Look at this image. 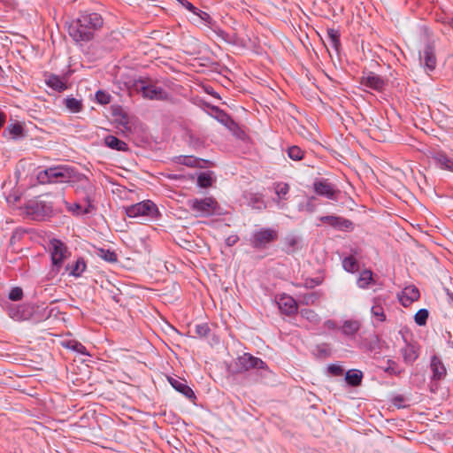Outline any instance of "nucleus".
I'll use <instances>...</instances> for the list:
<instances>
[{"label": "nucleus", "instance_id": "26", "mask_svg": "<svg viewBox=\"0 0 453 453\" xmlns=\"http://www.w3.org/2000/svg\"><path fill=\"white\" fill-rule=\"evenodd\" d=\"M326 35L329 40L330 46L337 51L341 45L340 34L338 30L334 28H328L326 31Z\"/></svg>", "mask_w": 453, "mask_h": 453}, {"label": "nucleus", "instance_id": "50", "mask_svg": "<svg viewBox=\"0 0 453 453\" xmlns=\"http://www.w3.org/2000/svg\"><path fill=\"white\" fill-rule=\"evenodd\" d=\"M6 116L4 112L0 111V128L4 126L5 122Z\"/></svg>", "mask_w": 453, "mask_h": 453}, {"label": "nucleus", "instance_id": "32", "mask_svg": "<svg viewBox=\"0 0 453 453\" xmlns=\"http://www.w3.org/2000/svg\"><path fill=\"white\" fill-rule=\"evenodd\" d=\"M319 298V296L318 293L310 292V293H306V294H303V296H301L299 302L301 304L313 305L317 303Z\"/></svg>", "mask_w": 453, "mask_h": 453}, {"label": "nucleus", "instance_id": "44", "mask_svg": "<svg viewBox=\"0 0 453 453\" xmlns=\"http://www.w3.org/2000/svg\"><path fill=\"white\" fill-rule=\"evenodd\" d=\"M67 208L69 211H73L76 214H81L82 212H87V211H82L81 206L79 203H73V204H67Z\"/></svg>", "mask_w": 453, "mask_h": 453}, {"label": "nucleus", "instance_id": "13", "mask_svg": "<svg viewBox=\"0 0 453 453\" xmlns=\"http://www.w3.org/2000/svg\"><path fill=\"white\" fill-rule=\"evenodd\" d=\"M419 290L414 285L405 287L398 295L399 302L404 306L408 307L413 302L418 300Z\"/></svg>", "mask_w": 453, "mask_h": 453}, {"label": "nucleus", "instance_id": "30", "mask_svg": "<svg viewBox=\"0 0 453 453\" xmlns=\"http://www.w3.org/2000/svg\"><path fill=\"white\" fill-rule=\"evenodd\" d=\"M300 315L313 325H317L320 321L319 316L313 310L303 309L300 311Z\"/></svg>", "mask_w": 453, "mask_h": 453}, {"label": "nucleus", "instance_id": "47", "mask_svg": "<svg viewBox=\"0 0 453 453\" xmlns=\"http://www.w3.org/2000/svg\"><path fill=\"white\" fill-rule=\"evenodd\" d=\"M183 5H184V7H185L187 10H188V11H190V12H194L195 14H197V11H198V10H197V9H196V8L192 4H191V3L188 2V1H185V2L183 3Z\"/></svg>", "mask_w": 453, "mask_h": 453}, {"label": "nucleus", "instance_id": "25", "mask_svg": "<svg viewBox=\"0 0 453 453\" xmlns=\"http://www.w3.org/2000/svg\"><path fill=\"white\" fill-rule=\"evenodd\" d=\"M46 83L49 87L57 91H63L66 88L65 83L58 76L56 75H50L47 79Z\"/></svg>", "mask_w": 453, "mask_h": 453}, {"label": "nucleus", "instance_id": "35", "mask_svg": "<svg viewBox=\"0 0 453 453\" xmlns=\"http://www.w3.org/2000/svg\"><path fill=\"white\" fill-rule=\"evenodd\" d=\"M6 131L9 133V134L12 137V138H15L19 135H20L23 132V127L21 124L16 122V123H12V124H10L8 127H7V129Z\"/></svg>", "mask_w": 453, "mask_h": 453}, {"label": "nucleus", "instance_id": "23", "mask_svg": "<svg viewBox=\"0 0 453 453\" xmlns=\"http://www.w3.org/2000/svg\"><path fill=\"white\" fill-rule=\"evenodd\" d=\"M382 299L378 296L373 299V305L371 308V312L379 321L382 322L386 320V315L384 313L383 307L381 305Z\"/></svg>", "mask_w": 453, "mask_h": 453}, {"label": "nucleus", "instance_id": "45", "mask_svg": "<svg viewBox=\"0 0 453 453\" xmlns=\"http://www.w3.org/2000/svg\"><path fill=\"white\" fill-rule=\"evenodd\" d=\"M77 341L75 340H71V339H68V340H64L61 342V345L65 348V349H72L73 350L74 349V345L76 343Z\"/></svg>", "mask_w": 453, "mask_h": 453}, {"label": "nucleus", "instance_id": "1", "mask_svg": "<svg viewBox=\"0 0 453 453\" xmlns=\"http://www.w3.org/2000/svg\"><path fill=\"white\" fill-rule=\"evenodd\" d=\"M103 25V19L96 12H84L68 27L69 35L76 42L89 41L94 36V32Z\"/></svg>", "mask_w": 453, "mask_h": 453}, {"label": "nucleus", "instance_id": "16", "mask_svg": "<svg viewBox=\"0 0 453 453\" xmlns=\"http://www.w3.org/2000/svg\"><path fill=\"white\" fill-rule=\"evenodd\" d=\"M431 157L441 170H447L453 173V159L449 157L443 151H434Z\"/></svg>", "mask_w": 453, "mask_h": 453}, {"label": "nucleus", "instance_id": "8", "mask_svg": "<svg viewBox=\"0 0 453 453\" xmlns=\"http://www.w3.org/2000/svg\"><path fill=\"white\" fill-rule=\"evenodd\" d=\"M25 208L27 214L36 220L43 219L52 212V206L39 199L29 200Z\"/></svg>", "mask_w": 453, "mask_h": 453}, {"label": "nucleus", "instance_id": "41", "mask_svg": "<svg viewBox=\"0 0 453 453\" xmlns=\"http://www.w3.org/2000/svg\"><path fill=\"white\" fill-rule=\"evenodd\" d=\"M386 372L394 373V374H400L402 370L399 369V367L394 361L388 360V366L386 367Z\"/></svg>", "mask_w": 453, "mask_h": 453}, {"label": "nucleus", "instance_id": "18", "mask_svg": "<svg viewBox=\"0 0 453 453\" xmlns=\"http://www.w3.org/2000/svg\"><path fill=\"white\" fill-rule=\"evenodd\" d=\"M430 367L433 372L434 379L441 380L446 375V368L444 365L441 363L440 358L435 356L432 357Z\"/></svg>", "mask_w": 453, "mask_h": 453}, {"label": "nucleus", "instance_id": "51", "mask_svg": "<svg viewBox=\"0 0 453 453\" xmlns=\"http://www.w3.org/2000/svg\"><path fill=\"white\" fill-rule=\"evenodd\" d=\"M296 242V241L295 240V238H290V239L288 240V243L291 247L295 246Z\"/></svg>", "mask_w": 453, "mask_h": 453}, {"label": "nucleus", "instance_id": "27", "mask_svg": "<svg viewBox=\"0 0 453 453\" xmlns=\"http://www.w3.org/2000/svg\"><path fill=\"white\" fill-rule=\"evenodd\" d=\"M65 107L73 113L81 111L83 105L81 100L74 97H67L65 101Z\"/></svg>", "mask_w": 453, "mask_h": 453}, {"label": "nucleus", "instance_id": "28", "mask_svg": "<svg viewBox=\"0 0 453 453\" xmlns=\"http://www.w3.org/2000/svg\"><path fill=\"white\" fill-rule=\"evenodd\" d=\"M289 185L287 183L280 182L274 185V191L279 200H287V195L289 192Z\"/></svg>", "mask_w": 453, "mask_h": 453}, {"label": "nucleus", "instance_id": "38", "mask_svg": "<svg viewBox=\"0 0 453 453\" xmlns=\"http://www.w3.org/2000/svg\"><path fill=\"white\" fill-rule=\"evenodd\" d=\"M96 99L101 104H107L111 101V96L102 90L96 93Z\"/></svg>", "mask_w": 453, "mask_h": 453}, {"label": "nucleus", "instance_id": "46", "mask_svg": "<svg viewBox=\"0 0 453 453\" xmlns=\"http://www.w3.org/2000/svg\"><path fill=\"white\" fill-rule=\"evenodd\" d=\"M74 351L78 352V353H81V354H83V355H89L88 352H87V349L85 348V346H83L81 342H76L75 345H74V349H73Z\"/></svg>", "mask_w": 453, "mask_h": 453}, {"label": "nucleus", "instance_id": "31", "mask_svg": "<svg viewBox=\"0 0 453 453\" xmlns=\"http://www.w3.org/2000/svg\"><path fill=\"white\" fill-rule=\"evenodd\" d=\"M342 266L344 270L349 273H354L358 270L357 261L353 256L345 257L342 260Z\"/></svg>", "mask_w": 453, "mask_h": 453}, {"label": "nucleus", "instance_id": "43", "mask_svg": "<svg viewBox=\"0 0 453 453\" xmlns=\"http://www.w3.org/2000/svg\"><path fill=\"white\" fill-rule=\"evenodd\" d=\"M218 119L221 123H223L225 126H227V127L229 126V124L234 123V121L230 119V117L224 112H219Z\"/></svg>", "mask_w": 453, "mask_h": 453}, {"label": "nucleus", "instance_id": "11", "mask_svg": "<svg viewBox=\"0 0 453 453\" xmlns=\"http://www.w3.org/2000/svg\"><path fill=\"white\" fill-rule=\"evenodd\" d=\"M419 60L427 71H434L437 65L434 46L426 45L424 50L419 52Z\"/></svg>", "mask_w": 453, "mask_h": 453}, {"label": "nucleus", "instance_id": "6", "mask_svg": "<svg viewBox=\"0 0 453 453\" xmlns=\"http://www.w3.org/2000/svg\"><path fill=\"white\" fill-rule=\"evenodd\" d=\"M125 213L129 218H156L158 214V210L156 204L150 200H145L130 206L124 208Z\"/></svg>", "mask_w": 453, "mask_h": 453}, {"label": "nucleus", "instance_id": "39", "mask_svg": "<svg viewBox=\"0 0 453 453\" xmlns=\"http://www.w3.org/2000/svg\"><path fill=\"white\" fill-rule=\"evenodd\" d=\"M23 296V291L20 288H13L9 293V298L12 301H19Z\"/></svg>", "mask_w": 453, "mask_h": 453}, {"label": "nucleus", "instance_id": "5", "mask_svg": "<svg viewBox=\"0 0 453 453\" xmlns=\"http://www.w3.org/2000/svg\"><path fill=\"white\" fill-rule=\"evenodd\" d=\"M279 238V233L276 229L270 227H262L255 230L250 238V244L257 250L267 248L269 244L274 242Z\"/></svg>", "mask_w": 453, "mask_h": 453}, {"label": "nucleus", "instance_id": "3", "mask_svg": "<svg viewBox=\"0 0 453 453\" xmlns=\"http://www.w3.org/2000/svg\"><path fill=\"white\" fill-rule=\"evenodd\" d=\"M50 252L52 261V269L50 273V277H55L63 265L64 261L69 257L67 247L59 240L53 239L50 242Z\"/></svg>", "mask_w": 453, "mask_h": 453}, {"label": "nucleus", "instance_id": "14", "mask_svg": "<svg viewBox=\"0 0 453 453\" xmlns=\"http://www.w3.org/2000/svg\"><path fill=\"white\" fill-rule=\"evenodd\" d=\"M280 310L287 314L292 315L297 311L298 304L296 301L290 296H282L278 301Z\"/></svg>", "mask_w": 453, "mask_h": 453}, {"label": "nucleus", "instance_id": "24", "mask_svg": "<svg viewBox=\"0 0 453 453\" xmlns=\"http://www.w3.org/2000/svg\"><path fill=\"white\" fill-rule=\"evenodd\" d=\"M363 373L359 370L352 369L346 372L345 380L347 383L352 387H357L361 384Z\"/></svg>", "mask_w": 453, "mask_h": 453}, {"label": "nucleus", "instance_id": "34", "mask_svg": "<svg viewBox=\"0 0 453 453\" xmlns=\"http://www.w3.org/2000/svg\"><path fill=\"white\" fill-rule=\"evenodd\" d=\"M288 155L291 159L298 161L303 157L304 152L298 146H291L288 150Z\"/></svg>", "mask_w": 453, "mask_h": 453}, {"label": "nucleus", "instance_id": "4", "mask_svg": "<svg viewBox=\"0 0 453 453\" xmlns=\"http://www.w3.org/2000/svg\"><path fill=\"white\" fill-rule=\"evenodd\" d=\"M187 205L195 213L196 217L211 216L219 208L218 202L211 196L189 199Z\"/></svg>", "mask_w": 453, "mask_h": 453}, {"label": "nucleus", "instance_id": "40", "mask_svg": "<svg viewBox=\"0 0 453 453\" xmlns=\"http://www.w3.org/2000/svg\"><path fill=\"white\" fill-rule=\"evenodd\" d=\"M210 329L207 324H199L195 327L196 334L200 337H204L208 334Z\"/></svg>", "mask_w": 453, "mask_h": 453}, {"label": "nucleus", "instance_id": "36", "mask_svg": "<svg viewBox=\"0 0 453 453\" xmlns=\"http://www.w3.org/2000/svg\"><path fill=\"white\" fill-rule=\"evenodd\" d=\"M197 184L201 188L211 186V177L207 173H201L197 178Z\"/></svg>", "mask_w": 453, "mask_h": 453}, {"label": "nucleus", "instance_id": "49", "mask_svg": "<svg viewBox=\"0 0 453 453\" xmlns=\"http://www.w3.org/2000/svg\"><path fill=\"white\" fill-rule=\"evenodd\" d=\"M237 240H238V237L236 235H234V236L228 237L226 242H227L228 245H233L237 242Z\"/></svg>", "mask_w": 453, "mask_h": 453}, {"label": "nucleus", "instance_id": "15", "mask_svg": "<svg viewBox=\"0 0 453 453\" xmlns=\"http://www.w3.org/2000/svg\"><path fill=\"white\" fill-rule=\"evenodd\" d=\"M362 84L377 91H381L386 86L385 81L379 75L370 73L362 78Z\"/></svg>", "mask_w": 453, "mask_h": 453}, {"label": "nucleus", "instance_id": "9", "mask_svg": "<svg viewBox=\"0 0 453 453\" xmlns=\"http://www.w3.org/2000/svg\"><path fill=\"white\" fill-rule=\"evenodd\" d=\"M236 369L239 372H247L250 369H266V364L260 358L253 357L250 353H244L235 361Z\"/></svg>", "mask_w": 453, "mask_h": 453}, {"label": "nucleus", "instance_id": "10", "mask_svg": "<svg viewBox=\"0 0 453 453\" xmlns=\"http://www.w3.org/2000/svg\"><path fill=\"white\" fill-rule=\"evenodd\" d=\"M314 191L327 199L336 200L340 191L327 179L317 180L313 183Z\"/></svg>", "mask_w": 453, "mask_h": 453}, {"label": "nucleus", "instance_id": "2", "mask_svg": "<svg viewBox=\"0 0 453 453\" xmlns=\"http://www.w3.org/2000/svg\"><path fill=\"white\" fill-rule=\"evenodd\" d=\"M37 178L42 183H67L80 180V175L68 165H57L39 172Z\"/></svg>", "mask_w": 453, "mask_h": 453}, {"label": "nucleus", "instance_id": "21", "mask_svg": "<svg viewBox=\"0 0 453 453\" xmlns=\"http://www.w3.org/2000/svg\"><path fill=\"white\" fill-rule=\"evenodd\" d=\"M403 360L406 364L411 365L418 357V350L414 345L407 344L401 350Z\"/></svg>", "mask_w": 453, "mask_h": 453}, {"label": "nucleus", "instance_id": "48", "mask_svg": "<svg viewBox=\"0 0 453 453\" xmlns=\"http://www.w3.org/2000/svg\"><path fill=\"white\" fill-rule=\"evenodd\" d=\"M325 326L327 327L328 329H335L336 324L334 320L329 319L325 322Z\"/></svg>", "mask_w": 453, "mask_h": 453}, {"label": "nucleus", "instance_id": "19", "mask_svg": "<svg viewBox=\"0 0 453 453\" xmlns=\"http://www.w3.org/2000/svg\"><path fill=\"white\" fill-rule=\"evenodd\" d=\"M360 326H361V324L358 320L348 319L343 322V325L341 327V329L344 335L353 336L360 329Z\"/></svg>", "mask_w": 453, "mask_h": 453}, {"label": "nucleus", "instance_id": "53", "mask_svg": "<svg viewBox=\"0 0 453 453\" xmlns=\"http://www.w3.org/2000/svg\"><path fill=\"white\" fill-rule=\"evenodd\" d=\"M12 318H14V319H20V318H19V317H16V316H14V315H12Z\"/></svg>", "mask_w": 453, "mask_h": 453}, {"label": "nucleus", "instance_id": "17", "mask_svg": "<svg viewBox=\"0 0 453 453\" xmlns=\"http://www.w3.org/2000/svg\"><path fill=\"white\" fill-rule=\"evenodd\" d=\"M169 382L175 390L184 395L187 398H195L193 390L187 385L186 381L171 378Z\"/></svg>", "mask_w": 453, "mask_h": 453}, {"label": "nucleus", "instance_id": "7", "mask_svg": "<svg viewBox=\"0 0 453 453\" xmlns=\"http://www.w3.org/2000/svg\"><path fill=\"white\" fill-rule=\"evenodd\" d=\"M136 89L142 93L144 98L150 100H166L168 98L167 92L151 81H139L136 83Z\"/></svg>", "mask_w": 453, "mask_h": 453}, {"label": "nucleus", "instance_id": "42", "mask_svg": "<svg viewBox=\"0 0 453 453\" xmlns=\"http://www.w3.org/2000/svg\"><path fill=\"white\" fill-rule=\"evenodd\" d=\"M328 372L334 376H340L343 373V369L340 365H331L328 366Z\"/></svg>", "mask_w": 453, "mask_h": 453}, {"label": "nucleus", "instance_id": "52", "mask_svg": "<svg viewBox=\"0 0 453 453\" xmlns=\"http://www.w3.org/2000/svg\"><path fill=\"white\" fill-rule=\"evenodd\" d=\"M187 160L188 161L185 162L186 165H192V163L194 161L192 158H188Z\"/></svg>", "mask_w": 453, "mask_h": 453}, {"label": "nucleus", "instance_id": "12", "mask_svg": "<svg viewBox=\"0 0 453 453\" xmlns=\"http://www.w3.org/2000/svg\"><path fill=\"white\" fill-rule=\"evenodd\" d=\"M319 220L323 223H326L337 230H351L353 229V223L344 218L339 216H322Z\"/></svg>", "mask_w": 453, "mask_h": 453}, {"label": "nucleus", "instance_id": "20", "mask_svg": "<svg viewBox=\"0 0 453 453\" xmlns=\"http://www.w3.org/2000/svg\"><path fill=\"white\" fill-rule=\"evenodd\" d=\"M104 143L107 147L119 151L127 150V144L113 135H107L104 138Z\"/></svg>", "mask_w": 453, "mask_h": 453}, {"label": "nucleus", "instance_id": "37", "mask_svg": "<svg viewBox=\"0 0 453 453\" xmlns=\"http://www.w3.org/2000/svg\"><path fill=\"white\" fill-rule=\"evenodd\" d=\"M100 257L107 262H116L117 255L109 250H100Z\"/></svg>", "mask_w": 453, "mask_h": 453}, {"label": "nucleus", "instance_id": "33", "mask_svg": "<svg viewBox=\"0 0 453 453\" xmlns=\"http://www.w3.org/2000/svg\"><path fill=\"white\" fill-rule=\"evenodd\" d=\"M429 312L426 309H420L416 312L414 316V321L418 326H425L426 324Z\"/></svg>", "mask_w": 453, "mask_h": 453}, {"label": "nucleus", "instance_id": "22", "mask_svg": "<svg viewBox=\"0 0 453 453\" xmlns=\"http://www.w3.org/2000/svg\"><path fill=\"white\" fill-rule=\"evenodd\" d=\"M86 269V263L83 258H78L73 264L68 265L66 271L69 275L80 277Z\"/></svg>", "mask_w": 453, "mask_h": 453}, {"label": "nucleus", "instance_id": "29", "mask_svg": "<svg viewBox=\"0 0 453 453\" xmlns=\"http://www.w3.org/2000/svg\"><path fill=\"white\" fill-rule=\"evenodd\" d=\"M372 280V273L370 270H364L360 273L357 280V285L362 288H367Z\"/></svg>", "mask_w": 453, "mask_h": 453}]
</instances>
